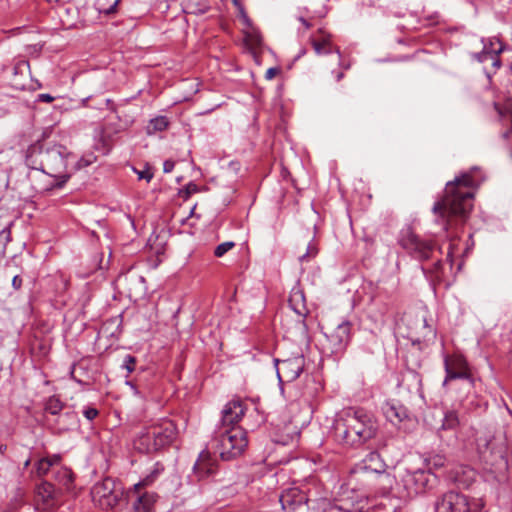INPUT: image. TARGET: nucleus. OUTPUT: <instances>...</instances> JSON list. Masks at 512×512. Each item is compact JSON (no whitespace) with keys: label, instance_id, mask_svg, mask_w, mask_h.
Instances as JSON below:
<instances>
[{"label":"nucleus","instance_id":"1","mask_svg":"<svg viewBox=\"0 0 512 512\" xmlns=\"http://www.w3.org/2000/svg\"><path fill=\"white\" fill-rule=\"evenodd\" d=\"M483 180L480 170L474 167L447 182L442 197L434 203L432 212L451 242L459 238L473 208L474 191Z\"/></svg>","mask_w":512,"mask_h":512},{"label":"nucleus","instance_id":"2","mask_svg":"<svg viewBox=\"0 0 512 512\" xmlns=\"http://www.w3.org/2000/svg\"><path fill=\"white\" fill-rule=\"evenodd\" d=\"M74 158L73 153L65 146L38 140L27 148L25 163L29 168L41 171L57 180L47 190L61 189L72 175L69 167Z\"/></svg>","mask_w":512,"mask_h":512},{"label":"nucleus","instance_id":"3","mask_svg":"<svg viewBox=\"0 0 512 512\" xmlns=\"http://www.w3.org/2000/svg\"><path fill=\"white\" fill-rule=\"evenodd\" d=\"M378 428V422L371 413L363 408L353 407L338 412L332 426L335 440L353 448H358L375 438Z\"/></svg>","mask_w":512,"mask_h":512},{"label":"nucleus","instance_id":"4","mask_svg":"<svg viewBox=\"0 0 512 512\" xmlns=\"http://www.w3.org/2000/svg\"><path fill=\"white\" fill-rule=\"evenodd\" d=\"M386 464L377 451L369 452L350 471L346 482L341 486L342 495L352 492L363 496V492L374 486V481L385 474Z\"/></svg>","mask_w":512,"mask_h":512},{"label":"nucleus","instance_id":"5","mask_svg":"<svg viewBox=\"0 0 512 512\" xmlns=\"http://www.w3.org/2000/svg\"><path fill=\"white\" fill-rule=\"evenodd\" d=\"M248 445L247 432L240 426L220 427L211 442V449L224 461L239 457Z\"/></svg>","mask_w":512,"mask_h":512},{"label":"nucleus","instance_id":"6","mask_svg":"<svg viewBox=\"0 0 512 512\" xmlns=\"http://www.w3.org/2000/svg\"><path fill=\"white\" fill-rule=\"evenodd\" d=\"M398 244L410 257L419 262H428L434 258V254H442L441 249L433 240L422 238L411 227L400 231Z\"/></svg>","mask_w":512,"mask_h":512},{"label":"nucleus","instance_id":"7","mask_svg":"<svg viewBox=\"0 0 512 512\" xmlns=\"http://www.w3.org/2000/svg\"><path fill=\"white\" fill-rule=\"evenodd\" d=\"M91 496L93 502L104 510L123 507L126 501L122 483L111 477H105L95 483L91 489Z\"/></svg>","mask_w":512,"mask_h":512},{"label":"nucleus","instance_id":"8","mask_svg":"<svg viewBox=\"0 0 512 512\" xmlns=\"http://www.w3.org/2000/svg\"><path fill=\"white\" fill-rule=\"evenodd\" d=\"M483 507L482 499L454 490L447 491L435 502L436 512H480Z\"/></svg>","mask_w":512,"mask_h":512},{"label":"nucleus","instance_id":"9","mask_svg":"<svg viewBox=\"0 0 512 512\" xmlns=\"http://www.w3.org/2000/svg\"><path fill=\"white\" fill-rule=\"evenodd\" d=\"M481 43L483 45L482 50L472 53L471 57L479 63L491 61V68H485V73L490 78L491 74L496 73L502 65L500 55L504 52L505 45L497 37L482 38Z\"/></svg>","mask_w":512,"mask_h":512},{"label":"nucleus","instance_id":"10","mask_svg":"<svg viewBox=\"0 0 512 512\" xmlns=\"http://www.w3.org/2000/svg\"><path fill=\"white\" fill-rule=\"evenodd\" d=\"M433 480H435V476L423 469L414 471L405 469L400 476L407 497L425 493L432 487Z\"/></svg>","mask_w":512,"mask_h":512},{"label":"nucleus","instance_id":"11","mask_svg":"<svg viewBox=\"0 0 512 512\" xmlns=\"http://www.w3.org/2000/svg\"><path fill=\"white\" fill-rule=\"evenodd\" d=\"M343 490L341 489L339 494V499L335 500L333 503L324 497L309 499L305 502L309 512H328L331 509H337L344 512H352L354 508V504L358 503L361 495H353L350 497L348 495L349 492H346L342 495Z\"/></svg>","mask_w":512,"mask_h":512},{"label":"nucleus","instance_id":"12","mask_svg":"<svg viewBox=\"0 0 512 512\" xmlns=\"http://www.w3.org/2000/svg\"><path fill=\"white\" fill-rule=\"evenodd\" d=\"M444 369L446 375L443 381V386L447 385L450 381L457 379L468 381L470 386L474 385V377L472 375L471 368L463 355H445Z\"/></svg>","mask_w":512,"mask_h":512},{"label":"nucleus","instance_id":"13","mask_svg":"<svg viewBox=\"0 0 512 512\" xmlns=\"http://www.w3.org/2000/svg\"><path fill=\"white\" fill-rule=\"evenodd\" d=\"M275 363L279 382L291 383L304 371L306 360L303 354H297L287 359H277Z\"/></svg>","mask_w":512,"mask_h":512},{"label":"nucleus","instance_id":"14","mask_svg":"<svg viewBox=\"0 0 512 512\" xmlns=\"http://www.w3.org/2000/svg\"><path fill=\"white\" fill-rule=\"evenodd\" d=\"M157 500L156 492L127 491L124 506L131 505L129 512H155Z\"/></svg>","mask_w":512,"mask_h":512},{"label":"nucleus","instance_id":"15","mask_svg":"<svg viewBox=\"0 0 512 512\" xmlns=\"http://www.w3.org/2000/svg\"><path fill=\"white\" fill-rule=\"evenodd\" d=\"M214 454V451L212 452L210 449H204L200 452L193 466L194 474L199 480L207 479L216 473L218 461Z\"/></svg>","mask_w":512,"mask_h":512},{"label":"nucleus","instance_id":"16","mask_svg":"<svg viewBox=\"0 0 512 512\" xmlns=\"http://www.w3.org/2000/svg\"><path fill=\"white\" fill-rule=\"evenodd\" d=\"M352 324L349 321H342L326 337L332 345V352H340L345 349L351 339Z\"/></svg>","mask_w":512,"mask_h":512},{"label":"nucleus","instance_id":"17","mask_svg":"<svg viewBox=\"0 0 512 512\" xmlns=\"http://www.w3.org/2000/svg\"><path fill=\"white\" fill-rule=\"evenodd\" d=\"M246 407L242 400L233 399L229 401L222 410L221 427L229 428L236 426L245 414Z\"/></svg>","mask_w":512,"mask_h":512},{"label":"nucleus","instance_id":"18","mask_svg":"<svg viewBox=\"0 0 512 512\" xmlns=\"http://www.w3.org/2000/svg\"><path fill=\"white\" fill-rule=\"evenodd\" d=\"M279 501L285 512H295L305 505L307 497L299 488L293 487L284 490L279 497Z\"/></svg>","mask_w":512,"mask_h":512},{"label":"nucleus","instance_id":"19","mask_svg":"<svg viewBox=\"0 0 512 512\" xmlns=\"http://www.w3.org/2000/svg\"><path fill=\"white\" fill-rule=\"evenodd\" d=\"M477 472L467 465H458L449 472L450 481L458 488L468 489L476 480Z\"/></svg>","mask_w":512,"mask_h":512},{"label":"nucleus","instance_id":"20","mask_svg":"<svg viewBox=\"0 0 512 512\" xmlns=\"http://www.w3.org/2000/svg\"><path fill=\"white\" fill-rule=\"evenodd\" d=\"M79 425V418L75 411L69 410L61 412L51 423V428L55 434L61 435L65 432L74 430Z\"/></svg>","mask_w":512,"mask_h":512},{"label":"nucleus","instance_id":"21","mask_svg":"<svg viewBox=\"0 0 512 512\" xmlns=\"http://www.w3.org/2000/svg\"><path fill=\"white\" fill-rule=\"evenodd\" d=\"M439 254H434V258L430 259L433 263L431 266L421 265L424 276L431 284H440L444 278V264Z\"/></svg>","mask_w":512,"mask_h":512},{"label":"nucleus","instance_id":"22","mask_svg":"<svg viewBox=\"0 0 512 512\" xmlns=\"http://www.w3.org/2000/svg\"><path fill=\"white\" fill-rule=\"evenodd\" d=\"M384 415L392 423L402 422L410 418L409 410L399 402H388L385 404Z\"/></svg>","mask_w":512,"mask_h":512},{"label":"nucleus","instance_id":"23","mask_svg":"<svg viewBox=\"0 0 512 512\" xmlns=\"http://www.w3.org/2000/svg\"><path fill=\"white\" fill-rule=\"evenodd\" d=\"M288 303L292 310L303 319L308 315L309 310L306 306L305 294L300 287H294L291 290Z\"/></svg>","mask_w":512,"mask_h":512},{"label":"nucleus","instance_id":"24","mask_svg":"<svg viewBox=\"0 0 512 512\" xmlns=\"http://www.w3.org/2000/svg\"><path fill=\"white\" fill-rule=\"evenodd\" d=\"M177 439L178 429L174 421L162 418V448L165 445H174L178 449Z\"/></svg>","mask_w":512,"mask_h":512},{"label":"nucleus","instance_id":"25","mask_svg":"<svg viewBox=\"0 0 512 512\" xmlns=\"http://www.w3.org/2000/svg\"><path fill=\"white\" fill-rule=\"evenodd\" d=\"M116 133L117 131L113 128H111V135L102 132L99 141L95 144V150L103 155H107L114 145Z\"/></svg>","mask_w":512,"mask_h":512},{"label":"nucleus","instance_id":"26","mask_svg":"<svg viewBox=\"0 0 512 512\" xmlns=\"http://www.w3.org/2000/svg\"><path fill=\"white\" fill-rule=\"evenodd\" d=\"M55 479L61 486H63L68 491L71 490V488L73 487V482H74L73 472L66 467H60L56 471Z\"/></svg>","mask_w":512,"mask_h":512},{"label":"nucleus","instance_id":"27","mask_svg":"<svg viewBox=\"0 0 512 512\" xmlns=\"http://www.w3.org/2000/svg\"><path fill=\"white\" fill-rule=\"evenodd\" d=\"M120 0H96L95 9L105 16L114 15Z\"/></svg>","mask_w":512,"mask_h":512},{"label":"nucleus","instance_id":"28","mask_svg":"<svg viewBox=\"0 0 512 512\" xmlns=\"http://www.w3.org/2000/svg\"><path fill=\"white\" fill-rule=\"evenodd\" d=\"M64 407H65V403L62 402L59 399V397L56 395H52V396L48 397L44 403L45 412H47L55 417L62 412Z\"/></svg>","mask_w":512,"mask_h":512},{"label":"nucleus","instance_id":"29","mask_svg":"<svg viewBox=\"0 0 512 512\" xmlns=\"http://www.w3.org/2000/svg\"><path fill=\"white\" fill-rule=\"evenodd\" d=\"M459 424H460V420H459L458 414L455 411L450 410L444 414V418L442 420V424H441V427L439 430L440 431H445V430L455 431L458 428Z\"/></svg>","mask_w":512,"mask_h":512},{"label":"nucleus","instance_id":"30","mask_svg":"<svg viewBox=\"0 0 512 512\" xmlns=\"http://www.w3.org/2000/svg\"><path fill=\"white\" fill-rule=\"evenodd\" d=\"M55 492V486L51 483H43L38 487V496L47 504H50V501L54 500Z\"/></svg>","mask_w":512,"mask_h":512},{"label":"nucleus","instance_id":"31","mask_svg":"<svg viewBox=\"0 0 512 512\" xmlns=\"http://www.w3.org/2000/svg\"><path fill=\"white\" fill-rule=\"evenodd\" d=\"M420 321L422 323L421 336L423 338V342L433 341L436 338L435 329L428 323L425 315L421 316Z\"/></svg>","mask_w":512,"mask_h":512},{"label":"nucleus","instance_id":"32","mask_svg":"<svg viewBox=\"0 0 512 512\" xmlns=\"http://www.w3.org/2000/svg\"><path fill=\"white\" fill-rule=\"evenodd\" d=\"M97 157L93 153H88L83 155L80 159L75 161V158L71 160L73 161V165L71 167L72 173L74 171L80 170L82 168H85L91 164H93L96 161Z\"/></svg>","mask_w":512,"mask_h":512},{"label":"nucleus","instance_id":"33","mask_svg":"<svg viewBox=\"0 0 512 512\" xmlns=\"http://www.w3.org/2000/svg\"><path fill=\"white\" fill-rule=\"evenodd\" d=\"M187 8L189 13L204 14L210 9V5L207 0H189Z\"/></svg>","mask_w":512,"mask_h":512},{"label":"nucleus","instance_id":"34","mask_svg":"<svg viewBox=\"0 0 512 512\" xmlns=\"http://www.w3.org/2000/svg\"><path fill=\"white\" fill-rule=\"evenodd\" d=\"M317 254H318L317 243L314 241V239H312L308 243L306 252L303 255L299 256V262L300 263L310 262L313 258H315L317 256Z\"/></svg>","mask_w":512,"mask_h":512},{"label":"nucleus","instance_id":"35","mask_svg":"<svg viewBox=\"0 0 512 512\" xmlns=\"http://www.w3.org/2000/svg\"><path fill=\"white\" fill-rule=\"evenodd\" d=\"M10 241H11V231H10V227L7 226L0 231V259L5 257L6 247Z\"/></svg>","mask_w":512,"mask_h":512},{"label":"nucleus","instance_id":"36","mask_svg":"<svg viewBox=\"0 0 512 512\" xmlns=\"http://www.w3.org/2000/svg\"><path fill=\"white\" fill-rule=\"evenodd\" d=\"M426 461H427V465H428L429 469H431V468L440 469L445 466L446 457L441 454H434V455H431L430 457H428L426 459Z\"/></svg>","mask_w":512,"mask_h":512},{"label":"nucleus","instance_id":"37","mask_svg":"<svg viewBox=\"0 0 512 512\" xmlns=\"http://www.w3.org/2000/svg\"><path fill=\"white\" fill-rule=\"evenodd\" d=\"M157 476H158V472H157V470H154L150 475H148L142 481L135 484L131 491H142L143 488L150 486L157 479Z\"/></svg>","mask_w":512,"mask_h":512},{"label":"nucleus","instance_id":"38","mask_svg":"<svg viewBox=\"0 0 512 512\" xmlns=\"http://www.w3.org/2000/svg\"><path fill=\"white\" fill-rule=\"evenodd\" d=\"M312 46L317 54H329L332 52L330 43L327 40H312Z\"/></svg>","mask_w":512,"mask_h":512},{"label":"nucleus","instance_id":"39","mask_svg":"<svg viewBox=\"0 0 512 512\" xmlns=\"http://www.w3.org/2000/svg\"><path fill=\"white\" fill-rule=\"evenodd\" d=\"M53 466V462L49 458H42L36 464L38 475H45Z\"/></svg>","mask_w":512,"mask_h":512},{"label":"nucleus","instance_id":"40","mask_svg":"<svg viewBox=\"0 0 512 512\" xmlns=\"http://www.w3.org/2000/svg\"><path fill=\"white\" fill-rule=\"evenodd\" d=\"M235 246V243L232 242V241H227V242H223L221 244H219L215 250H214V255L216 257H222L223 255H225L229 250H231L233 247Z\"/></svg>","mask_w":512,"mask_h":512},{"label":"nucleus","instance_id":"41","mask_svg":"<svg viewBox=\"0 0 512 512\" xmlns=\"http://www.w3.org/2000/svg\"><path fill=\"white\" fill-rule=\"evenodd\" d=\"M136 367V359L132 355H126L124 357L122 368L126 369L128 373H131L135 370Z\"/></svg>","mask_w":512,"mask_h":512},{"label":"nucleus","instance_id":"42","mask_svg":"<svg viewBox=\"0 0 512 512\" xmlns=\"http://www.w3.org/2000/svg\"><path fill=\"white\" fill-rule=\"evenodd\" d=\"M83 415L87 420L92 421L99 415V411L92 406H86L83 409Z\"/></svg>","mask_w":512,"mask_h":512},{"label":"nucleus","instance_id":"43","mask_svg":"<svg viewBox=\"0 0 512 512\" xmlns=\"http://www.w3.org/2000/svg\"><path fill=\"white\" fill-rule=\"evenodd\" d=\"M238 16L240 17V19L242 20L244 25H246L247 27H251L252 26V21L249 18V16L247 15L246 10H245L244 7L240 8V10L238 11Z\"/></svg>","mask_w":512,"mask_h":512},{"label":"nucleus","instance_id":"44","mask_svg":"<svg viewBox=\"0 0 512 512\" xmlns=\"http://www.w3.org/2000/svg\"><path fill=\"white\" fill-rule=\"evenodd\" d=\"M493 107L495 111L497 112L499 119L502 120L509 114V110L507 108L502 107L500 104L494 102Z\"/></svg>","mask_w":512,"mask_h":512},{"label":"nucleus","instance_id":"45","mask_svg":"<svg viewBox=\"0 0 512 512\" xmlns=\"http://www.w3.org/2000/svg\"><path fill=\"white\" fill-rule=\"evenodd\" d=\"M134 170L138 174L139 179H145L146 181L149 182L153 178V173L151 172L150 168H147L142 171H137L136 169Z\"/></svg>","mask_w":512,"mask_h":512},{"label":"nucleus","instance_id":"46","mask_svg":"<svg viewBox=\"0 0 512 512\" xmlns=\"http://www.w3.org/2000/svg\"><path fill=\"white\" fill-rule=\"evenodd\" d=\"M280 73V68L271 67L265 73V79L271 80Z\"/></svg>","mask_w":512,"mask_h":512},{"label":"nucleus","instance_id":"47","mask_svg":"<svg viewBox=\"0 0 512 512\" xmlns=\"http://www.w3.org/2000/svg\"><path fill=\"white\" fill-rule=\"evenodd\" d=\"M197 192V185L196 184H193V183H189L186 188H185V191H184V198H188L191 194Z\"/></svg>","mask_w":512,"mask_h":512},{"label":"nucleus","instance_id":"48","mask_svg":"<svg viewBox=\"0 0 512 512\" xmlns=\"http://www.w3.org/2000/svg\"><path fill=\"white\" fill-rule=\"evenodd\" d=\"M22 284H23V279L21 276L19 275H15L12 279V287L15 289V290H20L21 287H22Z\"/></svg>","mask_w":512,"mask_h":512},{"label":"nucleus","instance_id":"49","mask_svg":"<svg viewBox=\"0 0 512 512\" xmlns=\"http://www.w3.org/2000/svg\"><path fill=\"white\" fill-rule=\"evenodd\" d=\"M54 100V97L48 93H42L37 96L38 102L50 103Z\"/></svg>","mask_w":512,"mask_h":512},{"label":"nucleus","instance_id":"50","mask_svg":"<svg viewBox=\"0 0 512 512\" xmlns=\"http://www.w3.org/2000/svg\"><path fill=\"white\" fill-rule=\"evenodd\" d=\"M174 166H175V162L173 160H166L163 163V172H165V173L171 172L173 170Z\"/></svg>","mask_w":512,"mask_h":512},{"label":"nucleus","instance_id":"51","mask_svg":"<svg viewBox=\"0 0 512 512\" xmlns=\"http://www.w3.org/2000/svg\"><path fill=\"white\" fill-rule=\"evenodd\" d=\"M333 74L335 75V79H336L337 82L341 81L344 78V71L343 70L337 71V72H333Z\"/></svg>","mask_w":512,"mask_h":512},{"label":"nucleus","instance_id":"52","mask_svg":"<svg viewBox=\"0 0 512 512\" xmlns=\"http://www.w3.org/2000/svg\"><path fill=\"white\" fill-rule=\"evenodd\" d=\"M234 6L237 8V11L240 10L241 7H244L240 0H232Z\"/></svg>","mask_w":512,"mask_h":512},{"label":"nucleus","instance_id":"53","mask_svg":"<svg viewBox=\"0 0 512 512\" xmlns=\"http://www.w3.org/2000/svg\"><path fill=\"white\" fill-rule=\"evenodd\" d=\"M169 125V122L168 120L166 119V117L162 116V130L166 129Z\"/></svg>","mask_w":512,"mask_h":512},{"label":"nucleus","instance_id":"54","mask_svg":"<svg viewBox=\"0 0 512 512\" xmlns=\"http://www.w3.org/2000/svg\"><path fill=\"white\" fill-rule=\"evenodd\" d=\"M52 462H53V465L58 463L60 461V456L59 455H53L52 458H49Z\"/></svg>","mask_w":512,"mask_h":512},{"label":"nucleus","instance_id":"55","mask_svg":"<svg viewBox=\"0 0 512 512\" xmlns=\"http://www.w3.org/2000/svg\"><path fill=\"white\" fill-rule=\"evenodd\" d=\"M300 21L307 29L310 28V24L305 18L301 17Z\"/></svg>","mask_w":512,"mask_h":512},{"label":"nucleus","instance_id":"56","mask_svg":"<svg viewBox=\"0 0 512 512\" xmlns=\"http://www.w3.org/2000/svg\"><path fill=\"white\" fill-rule=\"evenodd\" d=\"M508 101L512 105V85L510 86L508 90Z\"/></svg>","mask_w":512,"mask_h":512},{"label":"nucleus","instance_id":"57","mask_svg":"<svg viewBox=\"0 0 512 512\" xmlns=\"http://www.w3.org/2000/svg\"><path fill=\"white\" fill-rule=\"evenodd\" d=\"M151 123L154 125V128H155V129H158L157 125H158V123H159V118H158V117H156V118L152 119V120H151Z\"/></svg>","mask_w":512,"mask_h":512},{"label":"nucleus","instance_id":"58","mask_svg":"<svg viewBox=\"0 0 512 512\" xmlns=\"http://www.w3.org/2000/svg\"><path fill=\"white\" fill-rule=\"evenodd\" d=\"M340 66H341V68H342V70H343V71H344V70H348V69L350 68V65H349V64H345V65H344V64H340Z\"/></svg>","mask_w":512,"mask_h":512},{"label":"nucleus","instance_id":"59","mask_svg":"<svg viewBox=\"0 0 512 512\" xmlns=\"http://www.w3.org/2000/svg\"><path fill=\"white\" fill-rule=\"evenodd\" d=\"M6 448H7L6 446H2V445H1V446H0V452L3 454V453H4V451L6 450Z\"/></svg>","mask_w":512,"mask_h":512},{"label":"nucleus","instance_id":"60","mask_svg":"<svg viewBox=\"0 0 512 512\" xmlns=\"http://www.w3.org/2000/svg\"><path fill=\"white\" fill-rule=\"evenodd\" d=\"M30 464V460L25 461V467H27Z\"/></svg>","mask_w":512,"mask_h":512},{"label":"nucleus","instance_id":"61","mask_svg":"<svg viewBox=\"0 0 512 512\" xmlns=\"http://www.w3.org/2000/svg\"><path fill=\"white\" fill-rule=\"evenodd\" d=\"M22 66H29L27 62H23Z\"/></svg>","mask_w":512,"mask_h":512},{"label":"nucleus","instance_id":"62","mask_svg":"<svg viewBox=\"0 0 512 512\" xmlns=\"http://www.w3.org/2000/svg\"><path fill=\"white\" fill-rule=\"evenodd\" d=\"M47 2H57L58 0H46Z\"/></svg>","mask_w":512,"mask_h":512},{"label":"nucleus","instance_id":"63","mask_svg":"<svg viewBox=\"0 0 512 512\" xmlns=\"http://www.w3.org/2000/svg\"><path fill=\"white\" fill-rule=\"evenodd\" d=\"M416 342L420 343L421 340L420 339H417L416 341H414L413 343L415 344Z\"/></svg>","mask_w":512,"mask_h":512},{"label":"nucleus","instance_id":"64","mask_svg":"<svg viewBox=\"0 0 512 512\" xmlns=\"http://www.w3.org/2000/svg\"><path fill=\"white\" fill-rule=\"evenodd\" d=\"M392 512H397L395 507H394V508H392Z\"/></svg>","mask_w":512,"mask_h":512}]
</instances>
